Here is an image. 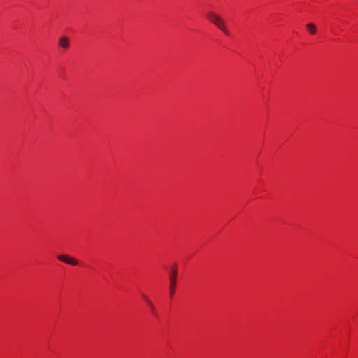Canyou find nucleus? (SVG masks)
<instances>
[{
	"instance_id": "obj_1",
	"label": "nucleus",
	"mask_w": 358,
	"mask_h": 358,
	"mask_svg": "<svg viewBox=\"0 0 358 358\" xmlns=\"http://www.w3.org/2000/svg\"><path fill=\"white\" fill-rule=\"evenodd\" d=\"M207 19L214 24L218 29L222 31L226 35H229V32L226 28L224 20L213 12H208L206 15Z\"/></svg>"
},
{
	"instance_id": "obj_2",
	"label": "nucleus",
	"mask_w": 358,
	"mask_h": 358,
	"mask_svg": "<svg viewBox=\"0 0 358 358\" xmlns=\"http://www.w3.org/2000/svg\"><path fill=\"white\" fill-rule=\"evenodd\" d=\"M177 276H178V270L176 266H175L173 268H171L170 273H169V290H170V295L171 296H173L175 291V287L176 285V281H177Z\"/></svg>"
},
{
	"instance_id": "obj_3",
	"label": "nucleus",
	"mask_w": 358,
	"mask_h": 358,
	"mask_svg": "<svg viewBox=\"0 0 358 358\" xmlns=\"http://www.w3.org/2000/svg\"><path fill=\"white\" fill-rule=\"evenodd\" d=\"M57 259L61 262H63L66 264H70L72 266H76L78 263L77 259L72 258L71 257H70L69 255H64V254L59 255L57 256Z\"/></svg>"
},
{
	"instance_id": "obj_4",
	"label": "nucleus",
	"mask_w": 358,
	"mask_h": 358,
	"mask_svg": "<svg viewBox=\"0 0 358 358\" xmlns=\"http://www.w3.org/2000/svg\"><path fill=\"white\" fill-rule=\"evenodd\" d=\"M69 39L67 37H62L59 39V46L64 49H67L69 48Z\"/></svg>"
},
{
	"instance_id": "obj_5",
	"label": "nucleus",
	"mask_w": 358,
	"mask_h": 358,
	"mask_svg": "<svg viewBox=\"0 0 358 358\" xmlns=\"http://www.w3.org/2000/svg\"><path fill=\"white\" fill-rule=\"evenodd\" d=\"M306 28L309 33L312 35H314L317 32V28L316 26L313 23H308L306 24Z\"/></svg>"
},
{
	"instance_id": "obj_6",
	"label": "nucleus",
	"mask_w": 358,
	"mask_h": 358,
	"mask_svg": "<svg viewBox=\"0 0 358 358\" xmlns=\"http://www.w3.org/2000/svg\"><path fill=\"white\" fill-rule=\"evenodd\" d=\"M143 297H144V299H145V300L146 303H148V306H150V308H151V310H152V311L153 314H155H155H156V312H155V307H154L153 303H152L151 302V301H150L148 298H147L146 296H144Z\"/></svg>"
}]
</instances>
